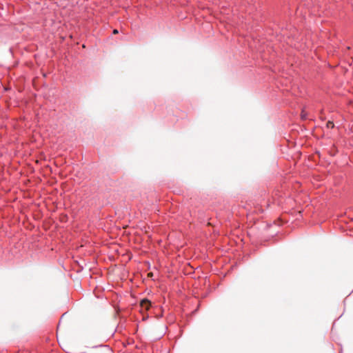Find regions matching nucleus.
Masks as SVG:
<instances>
[{
  "mask_svg": "<svg viewBox=\"0 0 353 353\" xmlns=\"http://www.w3.org/2000/svg\"><path fill=\"white\" fill-rule=\"evenodd\" d=\"M113 33H114V34H117V33H118V30H116V29H115V30H114Z\"/></svg>",
  "mask_w": 353,
  "mask_h": 353,
  "instance_id": "nucleus-3",
  "label": "nucleus"
},
{
  "mask_svg": "<svg viewBox=\"0 0 353 353\" xmlns=\"http://www.w3.org/2000/svg\"><path fill=\"white\" fill-rule=\"evenodd\" d=\"M150 305H151L150 302L147 299H144V300L141 301V307H143L145 310H148Z\"/></svg>",
  "mask_w": 353,
  "mask_h": 353,
  "instance_id": "nucleus-1",
  "label": "nucleus"
},
{
  "mask_svg": "<svg viewBox=\"0 0 353 353\" xmlns=\"http://www.w3.org/2000/svg\"><path fill=\"white\" fill-rule=\"evenodd\" d=\"M327 125L328 128H333L334 127V123H333V122L329 121L327 123Z\"/></svg>",
  "mask_w": 353,
  "mask_h": 353,
  "instance_id": "nucleus-2",
  "label": "nucleus"
}]
</instances>
